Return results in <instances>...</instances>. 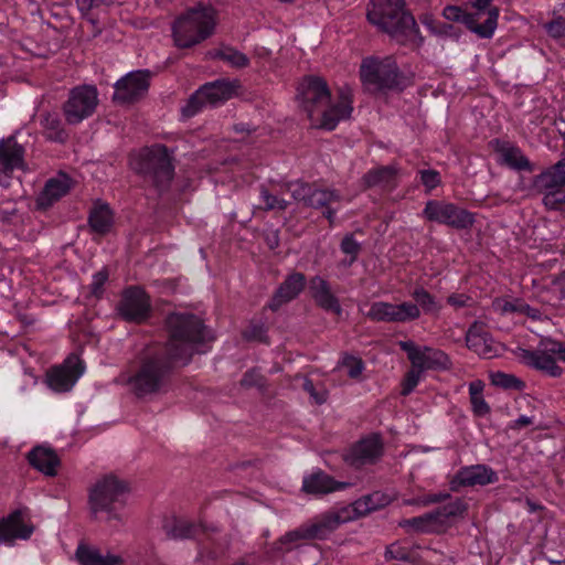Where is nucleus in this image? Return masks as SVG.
<instances>
[{"instance_id":"7","label":"nucleus","mask_w":565,"mask_h":565,"mask_svg":"<svg viewBox=\"0 0 565 565\" xmlns=\"http://www.w3.org/2000/svg\"><path fill=\"white\" fill-rule=\"evenodd\" d=\"M216 24V10L211 4L199 3L175 19L172 25L174 43L190 49L210 38Z\"/></svg>"},{"instance_id":"12","label":"nucleus","mask_w":565,"mask_h":565,"mask_svg":"<svg viewBox=\"0 0 565 565\" xmlns=\"http://www.w3.org/2000/svg\"><path fill=\"white\" fill-rule=\"evenodd\" d=\"M235 86L226 79H216L202 85L188 99L182 107V115L186 118L195 116L205 106H216L230 99Z\"/></svg>"},{"instance_id":"47","label":"nucleus","mask_w":565,"mask_h":565,"mask_svg":"<svg viewBox=\"0 0 565 565\" xmlns=\"http://www.w3.org/2000/svg\"><path fill=\"white\" fill-rule=\"evenodd\" d=\"M216 56L238 68L245 67L249 63L248 57L244 53L232 47L220 50Z\"/></svg>"},{"instance_id":"50","label":"nucleus","mask_w":565,"mask_h":565,"mask_svg":"<svg viewBox=\"0 0 565 565\" xmlns=\"http://www.w3.org/2000/svg\"><path fill=\"white\" fill-rule=\"evenodd\" d=\"M266 379L260 374V372L257 369H252L244 373L241 385L243 387L249 388V387H258L263 388L265 387Z\"/></svg>"},{"instance_id":"31","label":"nucleus","mask_w":565,"mask_h":565,"mask_svg":"<svg viewBox=\"0 0 565 565\" xmlns=\"http://www.w3.org/2000/svg\"><path fill=\"white\" fill-rule=\"evenodd\" d=\"M24 148L13 137L0 140V168L7 179L14 169L23 166Z\"/></svg>"},{"instance_id":"28","label":"nucleus","mask_w":565,"mask_h":565,"mask_svg":"<svg viewBox=\"0 0 565 565\" xmlns=\"http://www.w3.org/2000/svg\"><path fill=\"white\" fill-rule=\"evenodd\" d=\"M497 481V472L486 465L463 467L454 479V483L462 487L486 486Z\"/></svg>"},{"instance_id":"30","label":"nucleus","mask_w":565,"mask_h":565,"mask_svg":"<svg viewBox=\"0 0 565 565\" xmlns=\"http://www.w3.org/2000/svg\"><path fill=\"white\" fill-rule=\"evenodd\" d=\"M32 532L33 526L23 522L21 511H14L0 520V543H9L15 539L26 540Z\"/></svg>"},{"instance_id":"13","label":"nucleus","mask_w":565,"mask_h":565,"mask_svg":"<svg viewBox=\"0 0 565 565\" xmlns=\"http://www.w3.org/2000/svg\"><path fill=\"white\" fill-rule=\"evenodd\" d=\"M467 511V504L461 499L450 501L434 511L423 515L406 519L399 523L402 527H412L418 533H434L447 524L448 520L461 516Z\"/></svg>"},{"instance_id":"1","label":"nucleus","mask_w":565,"mask_h":565,"mask_svg":"<svg viewBox=\"0 0 565 565\" xmlns=\"http://www.w3.org/2000/svg\"><path fill=\"white\" fill-rule=\"evenodd\" d=\"M301 107L307 113L312 126L331 131L340 120L351 116V99L343 92L339 102L331 105V93L327 82L318 76H307L298 86Z\"/></svg>"},{"instance_id":"58","label":"nucleus","mask_w":565,"mask_h":565,"mask_svg":"<svg viewBox=\"0 0 565 565\" xmlns=\"http://www.w3.org/2000/svg\"><path fill=\"white\" fill-rule=\"evenodd\" d=\"M471 409L475 416L483 417L491 411L489 404L484 401L483 396L470 398Z\"/></svg>"},{"instance_id":"34","label":"nucleus","mask_w":565,"mask_h":565,"mask_svg":"<svg viewBox=\"0 0 565 565\" xmlns=\"http://www.w3.org/2000/svg\"><path fill=\"white\" fill-rule=\"evenodd\" d=\"M565 186V158L558 160L548 169L542 171L533 179V188L537 192Z\"/></svg>"},{"instance_id":"61","label":"nucleus","mask_w":565,"mask_h":565,"mask_svg":"<svg viewBox=\"0 0 565 565\" xmlns=\"http://www.w3.org/2000/svg\"><path fill=\"white\" fill-rule=\"evenodd\" d=\"M303 390L310 394L311 397L316 401L317 404L321 405L327 401L326 392H317L315 384L311 380H306L303 383Z\"/></svg>"},{"instance_id":"18","label":"nucleus","mask_w":565,"mask_h":565,"mask_svg":"<svg viewBox=\"0 0 565 565\" xmlns=\"http://www.w3.org/2000/svg\"><path fill=\"white\" fill-rule=\"evenodd\" d=\"M499 13V8L491 7L487 11L488 17L484 22L478 23L479 12H467L457 6H447L443 10V15L446 20L465 24L468 30L476 33L480 39L492 38L498 25Z\"/></svg>"},{"instance_id":"49","label":"nucleus","mask_w":565,"mask_h":565,"mask_svg":"<svg viewBox=\"0 0 565 565\" xmlns=\"http://www.w3.org/2000/svg\"><path fill=\"white\" fill-rule=\"evenodd\" d=\"M260 198L265 203L263 207L265 211H285L289 204L286 200L273 195L265 186L260 189Z\"/></svg>"},{"instance_id":"62","label":"nucleus","mask_w":565,"mask_h":565,"mask_svg":"<svg viewBox=\"0 0 565 565\" xmlns=\"http://www.w3.org/2000/svg\"><path fill=\"white\" fill-rule=\"evenodd\" d=\"M470 300L471 298L465 294H452L447 298V303L456 309H460L467 307Z\"/></svg>"},{"instance_id":"46","label":"nucleus","mask_w":565,"mask_h":565,"mask_svg":"<svg viewBox=\"0 0 565 565\" xmlns=\"http://www.w3.org/2000/svg\"><path fill=\"white\" fill-rule=\"evenodd\" d=\"M242 335L247 341L268 343L267 328L260 321L252 320L248 327L242 332Z\"/></svg>"},{"instance_id":"41","label":"nucleus","mask_w":565,"mask_h":565,"mask_svg":"<svg viewBox=\"0 0 565 565\" xmlns=\"http://www.w3.org/2000/svg\"><path fill=\"white\" fill-rule=\"evenodd\" d=\"M41 125L45 130L49 140L55 142H65L68 134L63 127V122L57 114L45 113L41 116Z\"/></svg>"},{"instance_id":"57","label":"nucleus","mask_w":565,"mask_h":565,"mask_svg":"<svg viewBox=\"0 0 565 565\" xmlns=\"http://www.w3.org/2000/svg\"><path fill=\"white\" fill-rule=\"evenodd\" d=\"M521 299H514L513 301L497 299L493 302V307L499 310L502 315L505 313H520Z\"/></svg>"},{"instance_id":"8","label":"nucleus","mask_w":565,"mask_h":565,"mask_svg":"<svg viewBox=\"0 0 565 565\" xmlns=\"http://www.w3.org/2000/svg\"><path fill=\"white\" fill-rule=\"evenodd\" d=\"M173 158L164 145L142 149L132 161L134 171L158 192L167 191L174 177Z\"/></svg>"},{"instance_id":"9","label":"nucleus","mask_w":565,"mask_h":565,"mask_svg":"<svg viewBox=\"0 0 565 565\" xmlns=\"http://www.w3.org/2000/svg\"><path fill=\"white\" fill-rule=\"evenodd\" d=\"M344 512H327L317 518L313 523L303 524L296 530L287 532L273 543L267 554L270 557H276L290 552L300 540H324L340 524L349 521L350 515H343Z\"/></svg>"},{"instance_id":"38","label":"nucleus","mask_w":565,"mask_h":565,"mask_svg":"<svg viewBox=\"0 0 565 565\" xmlns=\"http://www.w3.org/2000/svg\"><path fill=\"white\" fill-rule=\"evenodd\" d=\"M76 557L81 565H121L124 563L118 555L109 553L103 555L99 550L83 544L78 545Z\"/></svg>"},{"instance_id":"35","label":"nucleus","mask_w":565,"mask_h":565,"mask_svg":"<svg viewBox=\"0 0 565 565\" xmlns=\"http://www.w3.org/2000/svg\"><path fill=\"white\" fill-rule=\"evenodd\" d=\"M392 499L388 494L383 493L381 491H375L373 493L363 495L359 500L352 503V512L354 515L350 514L348 509H343L340 512L347 511L343 515H350V519L364 516L373 511L385 508L391 503Z\"/></svg>"},{"instance_id":"63","label":"nucleus","mask_w":565,"mask_h":565,"mask_svg":"<svg viewBox=\"0 0 565 565\" xmlns=\"http://www.w3.org/2000/svg\"><path fill=\"white\" fill-rule=\"evenodd\" d=\"M520 313L531 318L534 321H540L542 319V312L537 308L531 307L529 303L522 300Z\"/></svg>"},{"instance_id":"3","label":"nucleus","mask_w":565,"mask_h":565,"mask_svg":"<svg viewBox=\"0 0 565 565\" xmlns=\"http://www.w3.org/2000/svg\"><path fill=\"white\" fill-rule=\"evenodd\" d=\"M367 21L402 44L413 41L424 43L414 15L406 9L405 0H370Z\"/></svg>"},{"instance_id":"37","label":"nucleus","mask_w":565,"mask_h":565,"mask_svg":"<svg viewBox=\"0 0 565 565\" xmlns=\"http://www.w3.org/2000/svg\"><path fill=\"white\" fill-rule=\"evenodd\" d=\"M397 170L393 166H382L367 171L361 179L364 190L372 188L386 189L395 185Z\"/></svg>"},{"instance_id":"27","label":"nucleus","mask_w":565,"mask_h":565,"mask_svg":"<svg viewBox=\"0 0 565 565\" xmlns=\"http://www.w3.org/2000/svg\"><path fill=\"white\" fill-rule=\"evenodd\" d=\"M311 297L318 307L327 312L341 316L342 307L339 299L332 294L329 282L320 277L315 276L309 281Z\"/></svg>"},{"instance_id":"51","label":"nucleus","mask_w":565,"mask_h":565,"mask_svg":"<svg viewBox=\"0 0 565 565\" xmlns=\"http://www.w3.org/2000/svg\"><path fill=\"white\" fill-rule=\"evenodd\" d=\"M341 250L351 256L350 265L356 260L358 255L361 250V245L355 241L352 234H348L343 237L341 244H340Z\"/></svg>"},{"instance_id":"55","label":"nucleus","mask_w":565,"mask_h":565,"mask_svg":"<svg viewBox=\"0 0 565 565\" xmlns=\"http://www.w3.org/2000/svg\"><path fill=\"white\" fill-rule=\"evenodd\" d=\"M108 280V270L106 268L97 271L93 276V281L90 284V294L96 298H100L104 292V285Z\"/></svg>"},{"instance_id":"43","label":"nucleus","mask_w":565,"mask_h":565,"mask_svg":"<svg viewBox=\"0 0 565 565\" xmlns=\"http://www.w3.org/2000/svg\"><path fill=\"white\" fill-rule=\"evenodd\" d=\"M411 296L416 301L415 305H417L418 308L420 307L424 312L431 313L439 310V306L437 305L435 297L423 287H416L412 291Z\"/></svg>"},{"instance_id":"56","label":"nucleus","mask_w":565,"mask_h":565,"mask_svg":"<svg viewBox=\"0 0 565 565\" xmlns=\"http://www.w3.org/2000/svg\"><path fill=\"white\" fill-rule=\"evenodd\" d=\"M420 181L424 184V186L427 189V191H431L435 188H437L440 182V174L438 171L428 169V170H420Z\"/></svg>"},{"instance_id":"11","label":"nucleus","mask_w":565,"mask_h":565,"mask_svg":"<svg viewBox=\"0 0 565 565\" xmlns=\"http://www.w3.org/2000/svg\"><path fill=\"white\" fill-rule=\"evenodd\" d=\"M292 198L301 202L307 207L324 209L322 214L329 221L330 226L333 225L337 214L334 203H339L342 199L341 193L333 189H320L313 184L306 182H295L289 185Z\"/></svg>"},{"instance_id":"59","label":"nucleus","mask_w":565,"mask_h":565,"mask_svg":"<svg viewBox=\"0 0 565 565\" xmlns=\"http://www.w3.org/2000/svg\"><path fill=\"white\" fill-rule=\"evenodd\" d=\"M420 22L427 26L433 33L440 34L446 32V29H451L450 24H444L443 28H437L436 20L430 14H424L420 17Z\"/></svg>"},{"instance_id":"33","label":"nucleus","mask_w":565,"mask_h":565,"mask_svg":"<svg viewBox=\"0 0 565 565\" xmlns=\"http://www.w3.org/2000/svg\"><path fill=\"white\" fill-rule=\"evenodd\" d=\"M205 523L195 524L181 518L167 519L162 525L167 536L172 540H199Z\"/></svg>"},{"instance_id":"16","label":"nucleus","mask_w":565,"mask_h":565,"mask_svg":"<svg viewBox=\"0 0 565 565\" xmlns=\"http://www.w3.org/2000/svg\"><path fill=\"white\" fill-rule=\"evenodd\" d=\"M116 312L126 322L143 323L151 315L150 297L141 287L130 286L122 290Z\"/></svg>"},{"instance_id":"64","label":"nucleus","mask_w":565,"mask_h":565,"mask_svg":"<svg viewBox=\"0 0 565 565\" xmlns=\"http://www.w3.org/2000/svg\"><path fill=\"white\" fill-rule=\"evenodd\" d=\"M264 239L269 249L274 250L279 246V232L277 230L266 231L264 234Z\"/></svg>"},{"instance_id":"4","label":"nucleus","mask_w":565,"mask_h":565,"mask_svg":"<svg viewBox=\"0 0 565 565\" xmlns=\"http://www.w3.org/2000/svg\"><path fill=\"white\" fill-rule=\"evenodd\" d=\"M129 491V483L113 473L98 479L88 489L87 505L92 518L98 520L104 515L108 523H124L126 495Z\"/></svg>"},{"instance_id":"21","label":"nucleus","mask_w":565,"mask_h":565,"mask_svg":"<svg viewBox=\"0 0 565 565\" xmlns=\"http://www.w3.org/2000/svg\"><path fill=\"white\" fill-rule=\"evenodd\" d=\"M366 317L375 322L405 323L420 317V309L414 302L392 303L375 301L371 305Z\"/></svg>"},{"instance_id":"15","label":"nucleus","mask_w":565,"mask_h":565,"mask_svg":"<svg viewBox=\"0 0 565 565\" xmlns=\"http://www.w3.org/2000/svg\"><path fill=\"white\" fill-rule=\"evenodd\" d=\"M399 349L407 354L412 366H416L423 372L426 371H448L452 362L443 350L428 345H417L414 341H399Z\"/></svg>"},{"instance_id":"39","label":"nucleus","mask_w":565,"mask_h":565,"mask_svg":"<svg viewBox=\"0 0 565 565\" xmlns=\"http://www.w3.org/2000/svg\"><path fill=\"white\" fill-rule=\"evenodd\" d=\"M495 150L501 153L503 163H505L508 167L518 171L532 170L530 160L518 147L509 146L508 143H500L498 139L495 140Z\"/></svg>"},{"instance_id":"32","label":"nucleus","mask_w":565,"mask_h":565,"mask_svg":"<svg viewBox=\"0 0 565 565\" xmlns=\"http://www.w3.org/2000/svg\"><path fill=\"white\" fill-rule=\"evenodd\" d=\"M29 463L40 472L49 477H54L57 473V467L61 465V460L56 452L51 448L43 446L34 447L28 454Z\"/></svg>"},{"instance_id":"44","label":"nucleus","mask_w":565,"mask_h":565,"mask_svg":"<svg viewBox=\"0 0 565 565\" xmlns=\"http://www.w3.org/2000/svg\"><path fill=\"white\" fill-rule=\"evenodd\" d=\"M385 559L386 561H401L406 563H415L416 554L415 552L408 550L405 546H402L399 543H392L386 547L385 551Z\"/></svg>"},{"instance_id":"29","label":"nucleus","mask_w":565,"mask_h":565,"mask_svg":"<svg viewBox=\"0 0 565 565\" xmlns=\"http://www.w3.org/2000/svg\"><path fill=\"white\" fill-rule=\"evenodd\" d=\"M349 486V483L337 481L324 471L318 470L303 478L301 489L308 494H327Z\"/></svg>"},{"instance_id":"22","label":"nucleus","mask_w":565,"mask_h":565,"mask_svg":"<svg viewBox=\"0 0 565 565\" xmlns=\"http://www.w3.org/2000/svg\"><path fill=\"white\" fill-rule=\"evenodd\" d=\"M230 544L231 539L227 534H222L215 525L205 524L198 540L196 559L203 563L215 562L225 556Z\"/></svg>"},{"instance_id":"60","label":"nucleus","mask_w":565,"mask_h":565,"mask_svg":"<svg viewBox=\"0 0 565 565\" xmlns=\"http://www.w3.org/2000/svg\"><path fill=\"white\" fill-rule=\"evenodd\" d=\"M104 1L105 0H76V6L82 15L86 17L93 9L99 8Z\"/></svg>"},{"instance_id":"23","label":"nucleus","mask_w":565,"mask_h":565,"mask_svg":"<svg viewBox=\"0 0 565 565\" xmlns=\"http://www.w3.org/2000/svg\"><path fill=\"white\" fill-rule=\"evenodd\" d=\"M84 362L76 355L68 356L62 365L47 372V384L55 392L70 391L84 373Z\"/></svg>"},{"instance_id":"14","label":"nucleus","mask_w":565,"mask_h":565,"mask_svg":"<svg viewBox=\"0 0 565 565\" xmlns=\"http://www.w3.org/2000/svg\"><path fill=\"white\" fill-rule=\"evenodd\" d=\"M98 106V92L93 85H81L72 88L63 104V115L68 125H78L93 116Z\"/></svg>"},{"instance_id":"5","label":"nucleus","mask_w":565,"mask_h":565,"mask_svg":"<svg viewBox=\"0 0 565 565\" xmlns=\"http://www.w3.org/2000/svg\"><path fill=\"white\" fill-rule=\"evenodd\" d=\"M181 366L171 355L159 347L148 348L140 358V366L128 384L137 397H143L160 391L174 367Z\"/></svg>"},{"instance_id":"6","label":"nucleus","mask_w":565,"mask_h":565,"mask_svg":"<svg viewBox=\"0 0 565 565\" xmlns=\"http://www.w3.org/2000/svg\"><path fill=\"white\" fill-rule=\"evenodd\" d=\"M181 366L171 355L159 347L148 348L140 358V366L128 384L137 397H143L160 391L174 367Z\"/></svg>"},{"instance_id":"26","label":"nucleus","mask_w":565,"mask_h":565,"mask_svg":"<svg viewBox=\"0 0 565 565\" xmlns=\"http://www.w3.org/2000/svg\"><path fill=\"white\" fill-rule=\"evenodd\" d=\"M72 180L64 173L46 181L43 190L36 198V209L45 211L71 190Z\"/></svg>"},{"instance_id":"53","label":"nucleus","mask_w":565,"mask_h":565,"mask_svg":"<svg viewBox=\"0 0 565 565\" xmlns=\"http://www.w3.org/2000/svg\"><path fill=\"white\" fill-rule=\"evenodd\" d=\"M449 498H450V494L447 493V492H445V493H443V492H440V493H429V494H425V495H422L419 498L409 500L407 503L412 504V505L427 507V505H430V504H434V503L444 502V501H446Z\"/></svg>"},{"instance_id":"2","label":"nucleus","mask_w":565,"mask_h":565,"mask_svg":"<svg viewBox=\"0 0 565 565\" xmlns=\"http://www.w3.org/2000/svg\"><path fill=\"white\" fill-rule=\"evenodd\" d=\"M168 333L166 345L160 347L180 365L191 362L195 353H202L200 345L214 340V334L203 320L191 312H171L164 319Z\"/></svg>"},{"instance_id":"40","label":"nucleus","mask_w":565,"mask_h":565,"mask_svg":"<svg viewBox=\"0 0 565 565\" xmlns=\"http://www.w3.org/2000/svg\"><path fill=\"white\" fill-rule=\"evenodd\" d=\"M92 230L100 235L107 234L113 225V212L108 204L102 203L92 209L88 216Z\"/></svg>"},{"instance_id":"36","label":"nucleus","mask_w":565,"mask_h":565,"mask_svg":"<svg viewBox=\"0 0 565 565\" xmlns=\"http://www.w3.org/2000/svg\"><path fill=\"white\" fill-rule=\"evenodd\" d=\"M492 337L484 331L477 323L472 324L466 334V344L468 349L476 352L478 355L491 359L497 355V350L493 345Z\"/></svg>"},{"instance_id":"45","label":"nucleus","mask_w":565,"mask_h":565,"mask_svg":"<svg viewBox=\"0 0 565 565\" xmlns=\"http://www.w3.org/2000/svg\"><path fill=\"white\" fill-rule=\"evenodd\" d=\"M543 204L553 211H565V193L559 189L544 190Z\"/></svg>"},{"instance_id":"54","label":"nucleus","mask_w":565,"mask_h":565,"mask_svg":"<svg viewBox=\"0 0 565 565\" xmlns=\"http://www.w3.org/2000/svg\"><path fill=\"white\" fill-rule=\"evenodd\" d=\"M544 29L547 34L554 39H561L565 36V18L556 17L552 21L544 24Z\"/></svg>"},{"instance_id":"25","label":"nucleus","mask_w":565,"mask_h":565,"mask_svg":"<svg viewBox=\"0 0 565 565\" xmlns=\"http://www.w3.org/2000/svg\"><path fill=\"white\" fill-rule=\"evenodd\" d=\"M306 286V276L302 273L294 271L289 274L285 280L279 285V287L274 292L270 301L267 307L271 311H277L279 308L296 299Z\"/></svg>"},{"instance_id":"48","label":"nucleus","mask_w":565,"mask_h":565,"mask_svg":"<svg viewBox=\"0 0 565 565\" xmlns=\"http://www.w3.org/2000/svg\"><path fill=\"white\" fill-rule=\"evenodd\" d=\"M423 373L424 372L418 367L411 366V369L406 372L402 383V395L407 396L414 391V388L419 383Z\"/></svg>"},{"instance_id":"52","label":"nucleus","mask_w":565,"mask_h":565,"mask_svg":"<svg viewBox=\"0 0 565 565\" xmlns=\"http://www.w3.org/2000/svg\"><path fill=\"white\" fill-rule=\"evenodd\" d=\"M342 365L348 370V375L351 379H358L364 370L363 361L353 355H345L342 360Z\"/></svg>"},{"instance_id":"19","label":"nucleus","mask_w":565,"mask_h":565,"mask_svg":"<svg viewBox=\"0 0 565 565\" xmlns=\"http://www.w3.org/2000/svg\"><path fill=\"white\" fill-rule=\"evenodd\" d=\"M553 342H558L552 338H544L540 341L536 350H527L524 348H516L514 354L520 361L529 367L537 371L545 372L552 377H561L563 369L557 365L553 355L548 349H551Z\"/></svg>"},{"instance_id":"10","label":"nucleus","mask_w":565,"mask_h":565,"mask_svg":"<svg viewBox=\"0 0 565 565\" xmlns=\"http://www.w3.org/2000/svg\"><path fill=\"white\" fill-rule=\"evenodd\" d=\"M360 77L364 86L372 92L403 90L409 84L393 56L363 60Z\"/></svg>"},{"instance_id":"17","label":"nucleus","mask_w":565,"mask_h":565,"mask_svg":"<svg viewBox=\"0 0 565 565\" xmlns=\"http://www.w3.org/2000/svg\"><path fill=\"white\" fill-rule=\"evenodd\" d=\"M423 215L430 222L448 225L456 230H467L475 223V215L454 204L430 200L426 203Z\"/></svg>"},{"instance_id":"24","label":"nucleus","mask_w":565,"mask_h":565,"mask_svg":"<svg viewBox=\"0 0 565 565\" xmlns=\"http://www.w3.org/2000/svg\"><path fill=\"white\" fill-rule=\"evenodd\" d=\"M381 436L373 434L358 441L347 454L345 460L355 467L375 463L383 456Z\"/></svg>"},{"instance_id":"20","label":"nucleus","mask_w":565,"mask_h":565,"mask_svg":"<svg viewBox=\"0 0 565 565\" xmlns=\"http://www.w3.org/2000/svg\"><path fill=\"white\" fill-rule=\"evenodd\" d=\"M151 72L138 70L128 73L115 84L113 100L120 105L134 104L140 100L150 86Z\"/></svg>"},{"instance_id":"42","label":"nucleus","mask_w":565,"mask_h":565,"mask_svg":"<svg viewBox=\"0 0 565 565\" xmlns=\"http://www.w3.org/2000/svg\"><path fill=\"white\" fill-rule=\"evenodd\" d=\"M491 384L504 390L522 391L525 383L513 374L501 371L491 374Z\"/></svg>"}]
</instances>
